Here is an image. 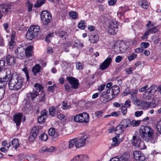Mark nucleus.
I'll return each mask as SVG.
<instances>
[{"label": "nucleus", "mask_w": 161, "mask_h": 161, "mask_svg": "<svg viewBox=\"0 0 161 161\" xmlns=\"http://www.w3.org/2000/svg\"><path fill=\"white\" fill-rule=\"evenodd\" d=\"M152 95L153 94L147 89L144 93L143 97L144 99L148 100L150 99Z\"/></svg>", "instance_id": "a878e982"}, {"label": "nucleus", "mask_w": 161, "mask_h": 161, "mask_svg": "<svg viewBox=\"0 0 161 161\" xmlns=\"http://www.w3.org/2000/svg\"><path fill=\"white\" fill-rule=\"evenodd\" d=\"M109 25L114 28H117L118 27V23L114 19L112 20L109 22Z\"/></svg>", "instance_id": "c85d7f7f"}, {"label": "nucleus", "mask_w": 161, "mask_h": 161, "mask_svg": "<svg viewBox=\"0 0 161 161\" xmlns=\"http://www.w3.org/2000/svg\"><path fill=\"white\" fill-rule=\"evenodd\" d=\"M143 113V112L142 111H137L135 112V115L136 117H139Z\"/></svg>", "instance_id": "338daca9"}, {"label": "nucleus", "mask_w": 161, "mask_h": 161, "mask_svg": "<svg viewBox=\"0 0 161 161\" xmlns=\"http://www.w3.org/2000/svg\"><path fill=\"white\" fill-rule=\"evenodd\" d=\"M149 43L147 42H143L141 44V47L143 49L146 48H147L149 46Z\"/></svg>", "instance_id": "5fc2aeb1"}, {"label": "nucleus", "mask_w": 161, "mask_h": 161, "mask_svg": "<svg viewBox=\"0 0 161 161\" xmlns=\"http://www.w3.org/2000/svg\"><path fill=\"white\" fill-rule=\"evenodd\" d=\"M11 6L7 4H0V12L2 13H5L8 11L10 9Z\"/></svg>", "instance_id": "2eb2a0df"}, {"label": "nucleus", "mask_w": 161, "mask_h": 161, "mask_svg": "<svg viewBox=\"0 0 161 161\" xmlns=\"http://www.w3.org/2000/svg\"><path fill=\"white\" fill-rule=\"evenodd\" d=\"M130 124L131 121L128 119H123L120 123L122 126H123V128L125 129L128 127H130Z\"/></svg>", "instance_id": "aec40b11"}, {"label": "nucleus", "mask_w": 161, "mask_h": 161, "mask_svg": "<svg viewBox=\"0 0 161 161\" xmlns=\"http://www.w3.org/2000/svg\"><path fill=\"white\" fill-rule=\"evenodd\" d=\"M98 39L99 37L97 35H92L90 36L89 40L91 42L95 43L98 40Z\"/></svg>", "instance_id": "bb28decb"}, {"label": "nucleus", "mask_w": 161, "mask_h": 161, "mask_svg": "<svg viewBox=\"0 0 161 161\" xmlns=\"http://www.w3.org/2000/svg\"><path fill=\"white\" fill-rule=\"evenodd\" d=\"M25 49L22 47H18L15 50V53L17 58H22L25 56Z\"/></svg>", "instance_id": "f8f14e48"}, {"label": "nucleus", "mask_w": 161, "mask_h": 161, "mask_svg": "<svg viewBox=\"0 0 161 161\" xmlns=\"http://www.w3.org/2000/svg\"><path fill=\"white\" fill-rule=\"evenodd\" d=\"M7 63L9 65H14L15 63V58L13 56L8 55L6 58Z\"/></svg>", "instance_id": "4468645a"}, {"label": "nucleus", "mask_w": 161, "mask_h": 161, "mask_svg": "<svg viewBox=\"0 0 161 161\" xmlns=\"http://www.w3.org/2000/svg\"><path fill=\"white\" fill-rule=\"evenodd\" d=\"M140 122V120H132L131 121L130 126L133 127L138 126L139 125Z\"/></svg>", "instance_id": "a19ab883"}, {"label": "nucleus", "mask_w": 161, "mask_h": 161, "mask_svg": "<svg viewBox=\"0 0 161 161\" xmlns=\"http://www.w3.org/2000/svg\"><path fill=\"white\" fill-rule=\"evenodd\" d=\"M125 106L127 108H129L130 106V99H127L125 102Z\"/></svg>", "instance_id": "e2e57ef3"}, {"label": "nucleus", "mask_w": 161, "mask_h": 161, "mask_svg": "<svg viewBox=\"0 0 161 161\" xmlns=\"http://www.w3.org/2000/svg\"><path fill=\"white\" fill-rule=\"evenodd\" d=\"M33 48L32 46H30L27 47L25 49V55L27 58L30 57L32 56Z\"/></svg>", "instance_id": "6ab92c4d"}, {"label": "nucleus", "mask_w": 161, "mask_h": 161, "mask_svg": "<svg viewBox=\"0 0 161 161\" xmlns=\"http://www.w3.org/2000/svg\"><path fill=\"white\" fill-rule=\"evenodd\" d=\"M34 86L36 90H38L39 92H43V87L41 84L36 83L34 85Z\"/></svg>", "instance_id": "ea45409f"}, {"label": "nucleus", "mask_w": 161, "mask_h": 161, "mask_svg": "<svg viewBox=\"0 0 161 161\" xmlns=\"http://www.w3.org/2000/svg\"><path fill=\"white\" fill-rule=\"evenodd\" d=\"M39 93L36 90H33L31 91L29 93L27 94V97H31L32 101H33L35 98L38 96Z\"/></svg>", "instance_id": "a211bd4d"}, {"label": "nucleus", "mask_w": 161, "mask_h": 161, "mask_svg": "<svg viewBox=\"0 0 161 161\" xmlns=\"http://www.w3.org/2000/svg\"><path fill=\"white\" fill-rule=\"evenodd\" d=\"M112 60V58L108 57L100 65V68L102 70H104L107 68L110 64Z\"/></svg>", "instance_id": "9b49d317"}, {"label": "nucleus", "mask_w": 161, "mask_h": 161, "mask_svg": "<svg viewBox=\"0 0 161 161\" xmlns=\"http://www.w3.org/2000/svg\"><path fill=\"white\" fill-rule=\"evenodd\" d=\"M39 100L41 102L43 103H44L45 102L46 100V97L44 92H42L40 94Z\"/></svg>", "instance_id": "a18cd8bd"}, {"label": "nucleus", "mask_w": 161, "mask_h": 161, "mask_svg": "<svg viewBox=\"0 0 161 161\" xmlns=\"http://www.w3.org/2000/svg\"><path fill=\"white\" fill-rule=\"evenodd\" d=\"M87 156L86 155H80L74 157L72 160L71 161H84V159L86 158Z\"/></svg>", "instance_id": "5701e85b"}, {"label": "nucleus", "mask_w": 161, "mask_h": 161, "mask_svg": "<svg viewBox=\"0 0 161 161\" xmlns=\"http://www.w3.org/2000/svg\"><path fill=\"white\" fill-rule=\"evenodd\" d=\"M142 107L145 109L149 108L151 106V103L145 101H142L141 103Z\"/></svg>", "instance_id": "473e14b6"}, {"label": "nucleus", "mask_w": 161, "mask_h": 161, "mask_svg": "<svg viewBox=\"0 0 161 161\" xmlns=\"http://www.w3.org/2000/svg\"><path fill=\"white\" fill-rule=\"evenodd\" d=\"M22 70L24 71L25 74L26 79L27 81L29 80V76L28 74V70L27 68H25L22 69Z\"/></svg>", "instance_id": "3c124183"}, {"label": "nucleus", "mask_w": 161, "mask_h": 161, "mask_svg": "<svg viewBox=\"0 0 161 161\" xmlns=\"http://www.w3.org/2000/svg\"><path fill=\"white\" fill-rule=\"evenodd\" d=\"M74 120L79 123H87L89 120L88 114L86 113L76 115L74 118Z\"/></svg>", "instance_id": "39448f33"}, {"label": "nucleus", "mask_w": 161, "mask_h": 161, "mask_svg": "<svg viewBox=\"0 0 161 161\" xmlns=\"http://www.w3.org/2000/svg\"><path fill=\"white\" fill-rule=\"evenodd\" d=\"M144 50L141 47H138L135 49V52L136 53H142L143 52Z\"/></svg>", "instance_id": "680f3d73"}, {"label": "nucleus", "mask_w": 161, "mask_h": 161, "mask_svg": "<svg viewBox=\"0 0 161 161\" xmlns=\"http://www.w3.org/2000/svg\"><path fill=\"white\" fill-rule=\"evenodd\" d=\"M47 148L46 147H42L40 150L39 152L40 153H44L46 151H47Z\"/></svg>", "instance_id": "774afa93"}, {"label": "nucleus", "mask_w": 161, "mask_h": 161, "mask_svg": "<svg viewBox=\"0 0 161 161\" xmlns=\"http://www.w3.org/2000/svg\"><path fill=\"white\" fill-rule=\"evenodd\" d=\"M66 79L71 86L72 88L76 89L78 88L79 83L78 80L72 77H67Z\"/></svg>", "instance_id": "1a4fd4ad"}, {"label": "nucleus", "mask_w": 161, "mask_h": 161, "mask_svg": "<svg viewBox=\"0 0 161 161\" xmlns=\"http://www.w3.org/2000/svg\"><path fill=\"white\" fill-rule=\"evenodd\" d=\"M116 29L109 25L108 28V32L110 35H114L116 34L115 29Z\"/></svg>", "instance_id": "72a5a7b5"}, {"label": "nucleus", "mask_w": 161, "mask_h": 161, "mask_svg": "<svg viewBox=\"0 0 161 161\" xmlns=\"http://www.w3.org/2000/svg\"><path fill=\"white\" fill-rule=\"evenodd\" d=\"M75 140L76 138H74L70 140L69 141L68 146L69 148L71 149L74 146V144H75Z\"/></svg>", "instance_id": "c9c22d12"}, {"label": "nucleus", "mask_w": 161, "mask_h": 161, "mask_svg": "<svg viewBox=\"0 0 161 161\" xmlns=\"http://www.w3.org/2000/svg\"><path fill=\"white\" fill-rule=\"evenodd\" d=\"M78 26V27L80 29H84L85 27L84 22L83 21H81L79 23Z\"/></svg>", "instance_id": "864d4df0"}, {"label": "nucleus", "mask_w": 161, "mask_h": 161, "mask_svg": "<svg viewBox=\"0 0 161 161\" xmlns=\"http://www.w3.org/2000/svg\"><path fill=\"white\" fill-rule=\"evenodd\" d=\"M13 36H12L11 38L10 41L9 42V46L10 47L14 46L15 45V42H14V39Z\"/></svg>", "instance_id": "4d7b16f0"}, {"label": "nucleus", "mask_w": 161, "mask_h": 161, "mask_svg": "<svg viewBox=\"0 0 161 161\" xmlns=\"http://www.w3.org/2000/svg\"><path fill=\"white\" fill-rule=\"evenodd\" d=\"M140 133L142 138L148 142L152 139L153 131L151 127L147 125H142L140 128Z\"/></svg>", "instance_id": "f03ea898"}, {"label": "nucleus", "mask_w": 161, "mask_h": 161, "mask_svg": "<svg viewBox=\"0 0 161 161\" xmlns=\"http://www.w3.org/2000/svg\"><path fill=\"white\" fill-rule=\"evenodd\" d=\"M23 116V114L21 113H19L14 116V121L17 126L20 125Z\"/></svg>", "instance_id": "ddd939ff"}, {"label": "nucleus", "mask_w": 161, "mask_h": 161, "mask_svg": "<svg viewBox=\"0 0 161 161\" xmlns=\"http://www.w3.org/2000/svg\"><path fill=\"white\" fill-rule=\"evenodd\" d=\"M139 4L141 5L142 7L144 9H147L149 3L144 0L139 1L138 2Z\"/></svg>", "instance_id": "393cba45"}, {"label": "nucleus", "mask_w": 161, "mask_h": 161, "mask_svg": "<svg viewBox=\"0 0 161 161\" xmlns=\"http://www.w3.org/2000/svg\"><path fill=\"white\" fill-rule=\"evenodd\" d=\"M89 136L85 135L82 136L81 138L77 139L76 138L75 146L76 148H80L84 146L86 141L88 138Z\"/></svg>", "instance_id": "0eeeda50"}, {"label": "nucleus", "mask_w": 161, "mask_h": 161, "mask_svg": "<svg viewBox=\"0 0 161 161\" xmlns=\"http://www.w3.org/2000/svg\"><path fill=\"white\" fill-rule=\"evenodd\" d=\"M23 81L21 75L16 73H13L8 81L9 89L11 90H19L21 88Z\"/></svg>", "instance_id": "f257e3e1"}, {"label": "nucleus", "mask_w": 161, "mask_h": 161, "mask_svg": "<svg viewBox=\"0 0 161 161\" xmlns=\"http://www.w3.org/2000/svg\"><path fill=\"white\" fill-rule=\"evenodd\" d=\"M48 133L49 135L53 136L54 138H57L58 136V133L56 132L55 129L53 128H51L48 130Z\"/></svg>", "instance_id": "4be33fe9"}, {"label": "nucleus", "mask_w": 161, "mask_h": 161, "mask_svg": "<svg viewBox=\"0 0 161 161\" xmlns=\"http://www.w3.org/2000/svg\"><path fill=\"white\" fill-rule=\"evenodd\" d=\"M26 5L28 7V11H31L32 10L33 3L29 0L26 2Z\"/></svg>", "instance_id": "c03bdc74"}, {"label": "nucleus", "mask_w": 161, "mask_h": 161, "mask_svg": "<svg viewBox=\"0 0 161 161\" xmlns=\"http://www.w3.org/2000/svg\"><path fill=\"white\" fill-rule=\"evenodd\" d=\"M56 108L53 106L50 107L49 109V113L50 115L54 116L55 114Z\"/></svg>", "instance_id": "58836bf2"}, {"label": "nucleus", "mask_w": 161, "mask_h": 161, "mask_svg": "<svg viewBox=\"0 0 161 161\" xmlns=\"http://www.w3.org/2000/svg\"><path fill=\"white\" fill-rule=\"evenodd\" d=\"M41 18L42 23L44 25H47L52 20L51 14L47 11H43L41 13Z\"/></svg>", "instance_id": "423d86ee"}, {"label": "nucleus", "mask_w": 161, "mask_h": 161, "mask_svg": "<svg viewBox=\"0 0 161 161\" xmlns=\"http://www.w3.org/2000/svg\"><path fill=\"white\" fill-rule=\"evenodd\" d=\"M45 3V0H37L36 3L34 4V6L35 7L38 8Z\"/></svg>", "instance_id": "4c0bfd02"}, {"label": "nucleus", "mask_w": 161, "mask_h": 161, "mask_svg": "<svg viewBox=\"0 0 161 161\" xmlns=\"http://www.w3.org/2000/svg\"><path fill=\"white\" fill-rule=\"evenodd\" d=\"M40 32V29L37 25L31 26L28 29L26 34L27 39L31 40L36 37Z\"/></svg>", "instance_id": "7ed1b4c3"}, {"label": "nucleus", "mask_w": 161, "mask_h": 161, "mask_svg": "<svg viewBox=\"0 0 161 161\" xmlns=\"http://www.w3.org/2000/svg\"><path fill=\"white\" fill-rule=\"evenodd\" d=\"M142 152L140 151H135L133 153V155L134 158L137 161L139 160L138 157L141 155Z\"/></svg>", "instance_id": "2f4dec72"}, {"label": "nucleus", "mask_w": 161, "mask_h": 161, "mask_svg": "<svg viewBox=\"0 0 161 161\" xmlns=\"http://www.w3.org/2000/svg\"><path fill=\"white\" fill-rule=\"evenodd\" d=\"M158 89V87L156 85H153L150 86L147 90L149 91L153 95L157 92Z\"/></svg>", "instance_id": "cd10ccee"}, {"label": "nucleus", "mask_w": 161, "mask_h": 161, "mask_svg": "<svg viewBox=\"0 0 161 161\" xmlns=\"http://www.w3.org/2000/svg\"><path fill=\"white\" fill-rule=\"evenodd\" d=\"M117 137V136H115L113 138V142L111 144L112 146H117L119 144L120 142L118 141V139Z\"/></svg>", "instance_id": "7c9ffc66"}, {"label": "nucleus", "mask_w": 161, "mask_h": 161, "mask_svg": "<svg viewBox=\"0 0 161 161\" xmlns=\"http://www.w3.org/2000/svg\"><path fill=\"white\" fill-rule=\"evenodd\" d=\"M1 73L4 75V76H3V77H1V79H3L4 80V82H2V80L0 81V92L2 94V96H3L5 91L4 87V85L5 83V81H6L11 76V72L9 69H7L3 70Z\"/></svg>", "instance_id": "20e7f679"}, {"label": "nucleus", "mask_w": 161, "mask_h": 161, "mask_svg": "<svg viewBox=\"0 0 161 161\" xmlns=\"http://www.w3.org/2000/svg\"><path fill=\"white\" fill-rule=\"evenodd\" d=\"M39 132V129L38 127L35 126L33 127L29 138V141L30 142L33 141L38 134Z\"/></svg>", "instance_id": "6e6552de"}, {"label": "nucleus", "mask_w": 161, "mask_h": 161, "mask_svg": "<svg viewBox=\"0 0 161 161\" xmlns=\"http://www.w3.org/2000/svg\"><path fill=\"white\" fill-rule=\"evenodd\" d=\"M127 108L124 106H122L121 107V109L123 115H125L127 113Z\"/></svg>", "instance_id": "6e6d98bb"}, {"label": "nucleus", "mask_w": 161, "mask_h": 161, "mask_svg": "<svg viewBox=\"0 0 161 161\" xmlns=\"http://www.w3.org/2000/svg\"><path fill=\"white\" fill-rule=\"evenodd\" d=\"M5 62L3 60H0V71L1 69L4 66Z\"/></svg>", "instance_id": "69168bd1"}, {"label": "nucleus", "mask_w": 161, "mask_h": 161, "mask_svg": "<svg viewBox=\"0 0 161 161\" xmlns=\"http://www.w3.org/2000/svg\"><path fill=\"white\" fill-rule=\"evenodd\" d=\"M106 101H109L113 99L115 96L112 91H110V88H108L105 94Z\"/></svg>", "instance_id": "f3484780"}, {"label": "nucleus", "mask_w": 161, "mask_h": 161, "mask_svg": "<svg viewBox=\"0 0 161 161\" xmlns=\"http://www.w3.org/2000/svg\"><path fill=\"white\" fill-rule=\"evenodd\" d=\"M158 31V29L156 27L152 28L149 29L147 32L144 33V36L142 37V39H144L146 37L147 38V36L150 33H155Z\"/></svg>", "instance_id": "dca6fc26"}, {"label": "nucleus", "mask_w": 161, "mask_h": 161, "mask_svg": "<svg viewBox=\"0 0 161 161\" xmlns=\"http://www.w3.org/2000/svg\"><path fill=\"white\" fill-rule=\"evenodd\" d=\"M39 138L41 140L45 141L47 139V135L45 133H43L40 136Z\"/></svg>", "instance_id": "de8ad7c7"}, {"label": "nucleus", "mask_w": 161, "mask_h": 161, "mask_svg": "<svg viewBox=\"0 0 161 161\" xmlns=\"http://www.w3.org/2000/svg\"><path fill=\"white\" fill-rule=\"evenodd\" d=\"M125 128H123V126H122L121 125H119L118 126L115 128L114 131H118L119 134L122 133L124 131Z\"/></svg>", "instance_id": "f704fd0d"}, {"label": "nucleus", "mask_w": 161, "mask_h": 161, "mask_svg": "<svg viewBox=\"0 0 161 161\" xmlns=\"http://www.w3.org/2000/svg\"><path fill=\"white\" fill-rule=\"evenodd\" d=\"M76 14V13L75 12L70 11L69 13V15L70 17L75 19L77 18V16Z\"/></svg>", "instance_id": "49530a36"}, {"label": "nucleus", "mask_w": 161, "mask_h": 161, "mask_svg": "<svg viewBox=\"0 0 161 161\" xmlns=\"http://www.w3.org/2000/svg\"><path fill=\"white\" fill-rule=\"evenodd\" d=\"M53 33L49 34L47 35V36L46 37L45 41L47 42H49L50 41V38H51L53 36L52 35H53Z\"/></svg>", "instance_id": "052dcab7"}, {"label": "nucleus", "mask_w": 161, "mask_h": 161, "mask_svg": "<svg viewBox=\"0 0 161 161\" xmlns=\"http://www.w3.org/2000/svg\"><path fill=\"white\" fill-rule=\"evenodd\" d=\"M156 128L158 131L161 134V120L157 123L156 125Z\"/></svg>", "instance_id": "603ef678"}, {"label": "nucleus", "mask_w": 161, "mask_h": 161, "mask_svg": "<svg viewBox=\"0 0 161 161\" xmlns=\"http://www.w3.org/2000/svg\"><path fill=\"white\" fill-rule=\"evenodd\" d=\"M12 144L15 149H16L19 145V140L17 139H13L12 141Z\"/></svg>", "instance_id": "c756f323"}, {"label": "nucleus", "mask_w": 161, "mask_h": 161, "mask_svg": "<svg viewBox=\"0 0 161 161\" xmlns=\"http://www.w3.org/2000/svg\"><path fill=\"white\" fill-rule=\"evenodd\" d=\"M46 117L42 116H40L38 117V121L39 123L40 124H42L44 123L45 121Z\"/></svg>", "instance_id": "79ce46f5"}, {"label": "nucleus", "mask_w": 161, "mask_h": 161, "mask_svg": "<svg viewBox=\"0 0 161 161\" xmlns=\"http://www.w3.org/2000/svg\"><path fill=\"white\" fill-rule=\"evenodd\" d=\"M134 69L132 67H130L127 68L125 69L126 72L128 74H131L132 72L134 70Z\"/></svg>", "instance_id": "0e129e2a"}, {"label": "nucleus", "mask_w": 161, "mask_h": 161, "mask_svg": "<svg viewBox=\"0 0 161 161\" xmlns=\"http://www.w3.org/2000/svg\"><path fill=\"white\" fill-rule=\"evenodd\" d=\"M110 88V91H112L116 97L119 93L120 91L119 88L117 85L112 86Z\"/></svg>", "instance_id": "412c9836"}, {"label": "nucleus", "mask_w": 161, "mask_h": 161, "mask_svg": "<svg viewBox=\"0 0 161 161\" xmlns=\"http://www.w3.org/2000/svg\"><path fill=\"white\" fill-rule=\"evenodd\" d=\"M138 90H135L131 93V100L133 103L136 105H139L141 103L140 101L137 98L136 96Z\"/></svg>", "instance_id": "9d476101"}, {"label": "nucleus", "mask_w": 161, "mask_h": 161, "mask_svg": "<svg viewBox=\"0 0 161 161\" xmlns=\"http://www.w3.org/2000/svg\"><path fill=\"white\" fill-rule=\"evenodd\" d=\"M59 36L62 38L63 40H65L67 37V35L66 32L63 31H61L59 33Z\"/></svg>", "instance_id": "e433bc0d"}, {"label": "nucleus", "mask_w": 161, "mask_h": 161, "mask_svg": "<svg viewBox=\"0 0 161 161\" xmlns=\"http://www.w3.org/2000/svg\"><path fill=\"white\" fill-rule=\"evenodd\" d=\"M137 55L136 54L133 53L128 57V59L129 61H131L136 58L137 57Z\"/></svg>", "instance_id": "8fccbe9b"}, {"label": "nucleus", "mask_w": 161, "mask_h": 161, "mask_svg": "<svg viewBox=\"0 0 161 161\" xmlns=\"http://www.w3.org/2000/svg\"><path fill=\"white\" fill-rule=\"evenodd\" d=\"M41 67L39 64H36L33 67L32 71L34 75H36L37 73L40 71Z\"/></svg>", "instance_id": "b1692460"}, {"label": "nucleus", "mask_w": 161, "mask_h": 161, "mask_svg": "<svg viewBox=\"0 0 161 161\" xmlns=\"http://www.w3.org/2000/svg\"><path fill=\"white\" fill-rule=\"evenodd\" d=\"M146 148L144 143L142 141H141V142H140L139 146H138L137 148H139V149L143 150L145 149Z\"/></svg>", "instance_id": "09e8293b"}, {"label": "nucleus", "mask_w": 161, "mask_h": 161, "mask_svg": "<svg viewBox=\"0 0 161 161\" xmlns=\"http://www.w3.org/2000/svg\"><path fill=\"white\" fill-rule=\"evenodd\" d=\"M110 161H128V160L127 158H123V157H120L119 158L115 157L113 158Z\"/></svg>", "instance_id": "37998d69"}, {"label": "nucleus", "mask_w": 161, "mask_h": 161, "mask_svg": "<svg viewBox=\"0 0 161 161\" xmlns=\"http://www.w3.org/2000/svg\"><path fill=\"white\" fill-rule=\"evenodd\" d=\"M139 160L137 161H143L145 159V157L144 155L142 153L141 155L138 157Z\"/></svg>", "instance_id": "bf43d9fd"}, {"label": "nucleus", "mask_w": 161, "mask_h": 161, "mask_svg": "<svg viewBox=\"0 0 161 161\" xmlns=\"http://www.w3.org/2000/svg\"><path fill=\"white\" fill-rule=\"evenodd\" d=\"M56 85H54L52 86H49L48 87V90L50 92H53L55 88L56 87Z\"/></svg>", "instance_id": "13d9d810"}]
</instances>
